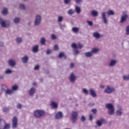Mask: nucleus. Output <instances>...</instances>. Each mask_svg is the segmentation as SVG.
Returning <instances> with one entry per match:
<instances>
[{"mask_svg":"<svg viewBox=\"0 0 129 129\" xmlns=\"http://www.w3.org/2000/svg\"><path fill=\"white\" fill-rule=\"evenodd\" d=\"M93 37L95 39H100V38L103 37V34H100L99 33L95 32L93 33Z\"/></svg>","mask_w":129,"mask_h":129,"instance_id":"nucleus-11","label":"nucleus"},{"mask_svg":"<svg viewBox=\"0 0 129 129\" xmlns=\"http://www.w3.org/2000/svg\"><path fill=\"white\" fill-rule=\"evenodd\" d=\"M115 91V89L113 87H110L109 86L107 87L106 89L105 90V92L107 93L108 94H110V93H112V92H114Z\"/></svg>","mask_w":129,"mask_h":129,"instance_id":"nucleus-7","label":"nucleus"},{"mask_svg":"<svg viewBox=\"0 0 129 129\" xmlns=\"http://www.w3.org/2000/svg\"><path fill=\"white\" fill-rule=\"evenodd\" d=\"M2 15H8L9 14V10H8L7 8H4L2 12Z\"/></svg>","mask_w":129,"mask_h":129,"instance_id":"nucleus-25","label":"nucleus"},{"mask_svg":"<svg viewBox=\"0 0 129 129\" xmlns=\"http://www.w3.org/2000/svg\"><path fill=\"white\" fill-rule=\"evenodd\" d=\"M39 68H40V66H39L38 65H37L34 67V70H39Z\"/></svg>","mask_w":129,"mask_h":129,"instance_id":"nucleus-53","label":"nucleus"},{"mask_svg":"<svg viewBox=\"0 0 129 129\" xmlns=\"http://www.w3.org/2000/svg\"><path fill=\"white\" fill-rule=\"evenodd\" d=\"M93 105H94V104L93 103H90L89 104V106H93Z\"/></svg>","mask_w":129,"mask_h":129,"instance_id":"nucleus-63","label":"nucleus"},{"mask_svg":"<svg viewBox=\"0 0 129 129\" xmlns=\"http://www.w3.org/2000/svg\"><path fill=\"white\" fill-rule=\"evenodd\" d=\"M63 3L65 5H69L71 3V0H63Z\"/></svg>","mask_w":129,"mask_h":129,"instance_id":"nucleus-45","label":"nucleus"},{"mask_svg":"<svg viewBox=\"0 0 129 129\" xmlns=\"http://www.w3.org/2000/svg\"><path fill=\"white\" fill-rule=\"evenodd\" d=\"M106 108H107V109H111L112 108H114V107L113 106V105L111 103H107L105 105Z\"/></svg>","mask_w":129,"mask_h":129,"instance_id":"nucleus-19","label":"nucleus"},{"mask_svg":"<svg viewBox=\"0 0 129 129\" xmlns=\"http://www.w3.org/2000/svg\"><path fill=\"white\" fill-rule=\"evenodd\" d=\"M50 105L53 109H57L58 108V104L54 101H51Z\"/></svg>","mask_w":129,"mask_h":129,"instance_id":"nucleus-15","label":"nucleus"},{"mask_svg":"<svg viewBox=\"0 0 129 129\" xmlns=\"http://www.w3.org/2000/svg\"><path fill=\"white\" fill-rule=\"evenodd\" d=\"M106 13L105 12H103L101 14V16L104 24H105L106 25L107 24H108V20H107V19H106Z\"/></svg>","mask_w":129,"mask_h":129,"instance_id":"nucleus-9","label":"nucleus"},{"mask_svg":"<svg viewBox=\"0 0 129 129\" xmlns=\"http://www.w3.org/2000/svg\"><path fill=\"white\" fill-rule=\"evenodd\" d=\"M70 67L71 68H73L74 67V64L73 63H71Z\"/></svg>","mask_w":129,"mask_h":129,"instance_id":"nucleus-61","label":"nucleus"},{"mask_svg":"<svg viewBox=\"0 0 129 129\" xmlns=\"http://www.w3.org/2000/svg\"><path fill=\"white\" fill-rule=\"evenodd\" d=\"M83 47V45H82V44H79V48L80 49H81Z\"/></svg>","mask_w":129,"mask_h":129,"instance_id":"nucleus-60","label":"nucleus"},{"mask_svg":"<svg viewBox=\"0 0 129 129\" xmlns=\"http://www.w3.org/2000/svg\"><path fill=\"white\" fill-rule=\"evenodd\" d=\"M91 52H92V54H97L98 52H99V48H93L92 49Z\"/></svg>","mask_w":129,"mask_h":129,"instance_id":"nucleus-20","label":"nucleus"},{"mask_svg":"<svg viewBox=\"0 0 129 129\" xmlns=\"http://www.w3.org/2000/svg\"><path fill=\"white\" fill-rule=\"evenodd\" d=\"M2 122H4V121L0 122V129H4V127L3 126Z\"/></svg>","mask_w":129,"mask_h":129,"instance_id":"nucleus-57","label":"nucleus"},{"mask_svg":"<svg viewBox=\"0 0 129 129\" xmlns=\"http://www.w3.org/2000/svg\"><path fill=\"white\" fill-rule=\"evenodd\" d=\"M74 52L75 53L76 55H77L79 53V51H78V50H77V49H75L74 50Z\"/></svg>","mask_w":129,"mask_h":129,"instance_id":"nucleus-56","label":"nucleus"},{"mask_svg":"<svg viewBox=\"0 0 129 129\" xmlns=\"http://www.w3.org/2000/svg\"><path fill=\"white\" fill-rule=\"evenodd\" d=\"M89 92L92 97L95 98L96 97V96H97L95 91H94V90H93V89H90Z\"/></svg>","mask_w":129,"mask_h":129,"instance_id":"nucleus-16","label":"nucleus"},{"mask_svg":"<svg viewBox=\"0 0 129 129\" xmlns=\"http://www.w3.org/2000/svg\"><path fill=\"white\" fill-rule=\"evenodd\" d=\"M89 119L90 120L92 121V119H93V116H92V114H90L89 115Z\"/></svg>","mask_w":129,"mask_h":129,"instance_id":"nucleus-55","label":"nucleus"},{"mask_svg":"<svg viewBox=\"0 0 129 129\" xmlns=\"http://www.w3.org/2000/svg\"><path fill=\"white\" fill-rule=\"evenodd\" d=\"M13 71L12 70L8 69L5 71V74H12Z\"/></svg>","mask_w":129,"mask_h":129,"instance_id":"nucleus-38","label":"nucleus"},{"mask_svg":"<svg viewBox=\"0 0 129 129\" xmlns=\"http://www.w3.org/2000/svg\"><path fill=\"white\" fill-rule=\"evenodd\" d=\"M35 88H31L30 90L29 91V93L30 95H33L34 93H35Z\"/></svg>","mask_w":129,"mask_h":129,"instance_id":"nucleus-28","label":"nucleus"},{"mask_svg":"<svg viewBox=\"0 0 129 129\" xmlns=\"http://www.w3.org/2000/svg\"><path fill=\"white\" fill-rule=\"evenodd\" d=\"M0 46L1 47L4 46V43L3 42H0Z\"/></svg>","mask_w":129,"mask_h":129,"instance_id":"nucleus-62","label":"nucleus"},{"mask_svg":"<svg viewBox=\"0 0 129 129\" xmlns=\"http://www.w3.org/2000/svg\"><path fill=\"white\" fill-rule=\"evenodd\" d=\"M77 79V77L76 76L74 73H72L70 76L69 80L71 82H75Z\"/></svg>","mask_w":129,"mask_h":129,"instance_id":"nucleus-8","label":"nucleus"},{"mask_svg":"<svg viewBox=\"0 0 129 129\" xmlns=\"http://www.w3.org/2000/svg\"><path fill=\"white\" fill-rule=\"evenodd\" d=\"M114 108H113L112 109H110L108 110V113L110 114V115H113L114 114Z\"/></svg>","mask_w":129,"mask_h":129,"instance_id":"nucleus-27","label":"nucleus"},{"mask_svg":"<svg viewBox=\"0 0 129 129\" xmlns=\"http://www.w3.org/2000/svg\"><path fill=\"white\" fill-rule=\"evenodd\" d=\"M23 42V39L21 37H17L16 38V42L21 44Z\"/></svg>","mask_w":129,"mask_h":129,"instance_id":"nucleus-33","label":"nucleus"},{"mask_svg":"<svg viewBox=\"0 0 129 129\" xmlns=\"http://www.w3.org/2000/svg\"><path fill=\"white\" fill-rule=\"evenodd\" d=\"M85 57H87L88 58H90L91 57H92V56H93V54H92V52L91 51H89L85 53Z\"/></svg>","mask_w":129,"mask_h":129,"instance_id":"nucleus-21","label":"nucleus"},{"mask_svg":"<svg viewBox=\"0 0 129 129\" xmlns=\"http://www.w3.org/2000/svg\"><path fill=\"white\" fill-rule=\"evenodd\" d=\"M87 23L90 27H92V26H93V22H92V21H87Z\"/></svg>","mask_w":129,"mask_h":129,"instance_id":"nucleus-48","label":"nucleus"},{"mask_svg":"<svg viewBox=\"0 0 129 129\" xmlns=\"http://www.w3.org/2000/svg\"><path fill=\"white\" fill-rule=\"evenodd\" d=\"M29 60V57L28 56H25L22 58V61L24 63H28V61Z\"/></svg>","mask_w":129,"mask_h":129,"instance_id":"nucleus-23","label":"nucleus"},{"mask_svg":"<svg viewBox=\"0 0 129 129\" xmlns=\"http://www.w3.org/2000/svg\"><path fill=\"white\" fill-rule=\"evenodd\" d=\"M59 49V46H58V45L56 44L54 46V51H58Z\"/></svg>","mask_w":129,"mask_h":129,"instance_id":"nucleus-50","label":"nucleus"},{"mask_svg":"<svg viewBox=\"0 0 129 129\" xmlns=\"http://www.w3.org/2000/svg\"><path fill=\"white\" fill-rule=\"evenodd\" d=\"M86 119L85 118V117H84V116H82L81 117V121L84 122V121H85Z\"/></svg>","mask_w":129,"mask_h":129,"instance_id":"nucleus-52","label":"nucleus"},{"mask_svg":"<svg viewBox=\"0 0 129 129\" xmlns=\"http://www.w3.org/2000/svg\"><path fill=\"white\" fill-rule=\"evenodd\" d=\"M71 46L72 48H73L74 49H77V48H78V47L77 46V44L74 43H72Z\"/></svg>","mask_w":129,"mask_h":129,"instance_id":"nucleus-44","label":"nucleus"},{"mask_svg":"<svg viewBox=\"0 0 129 129\" xmlns=\"http://www.w3.org/2000/svg\"><path fill=\"white\" fill-rule=\"evenodd\" d=\"M76 4H81L82 3V0H75Z\"/></svg>","mask_w":129,"mask_h":129,"instance_id":"nucleus-54","label":"nucleus"},{"mask_svg":"<svg viewBox=\"0 0 129 129\" xmlns=\"http://www.w3.org/2000/svg\"><path fill=\"white\" fill-rule=\"evenodd\" d=\"M125 35H129V25L127 26L125 28Z\"/></svg>","mask_w":129,"mask_h":129,"instance_id":"nucleus-36","label":"nucleus"},{"mask_svg":"<svg viewBox=\"0 0 129 129\" xmlns=\"http://www.w3.org/2000/svg\"><path fill=\"white\" fill-rule=\"evenodd\" d=\"M17 107L19 109L22 108V105L21 104H17Z\"/></svg>","mask_w":129,"mask_h":129,"instance_id":"nucleus-59","label":"nucleus"},{"mask_svg":"<svg viewBox=\"0 0 129 129\" xmlns=\"http://www.w3.org/2000/svg\"><path fill=\"white\" fill-rule=\"evenodd\" d=\"M92 111L93 112V113H96L97 110H96V109H92Z\"/></svg>","mask_w":129,"mask_h":129,"instance_id":"nucleus-58","label":"nucleus"},{"mask_svg":"<svg viewBox=\"0 0 129 129\" xmlns=\"http://www.w3.org/2000/svg\"><path fill=\"white\" fill-rule=\"evenodd\" d=\"M45 43H46V38L45 37H42L40 39V43L41 45H45Z\"/></svg>","mask_w":129,"mask_h":129,"instance_id":"nucleus-31","label":"nucleus"},{"mask_svg":"<svg viewBox=\"0 0 129 129\" xmlns=\"http://www.w3.org/2000/svg\"><path fill=\"white\" fill-rule=\"evenodd\" d=\"M127 18H128V16H127V11H123L122 15H121L120 18V23L121 24H122V23H124Z\"/></svg>","mask_w":129,"mask_h":129,"instance_id":"nucleus-4","label":"nucleus"},{"mask_svg":"<svg viewBox=\"0 0 129 129\" xmlns=\"http://www.w3.org/2000/svg\"><path fill=\"white\" fill-rule=\"evenodd\" d=\"M116 114L119 116H120V115L122 114V108H121V107L119 108V109L116 110Z\"/></svg>","mask_w":129,"mask_h":129,"instance_id":"nucleus-18","label":"nucleus"},{"mask_svg":"<svg viewBox=\"0 0 129 129\" xmlns=\"http://www.w3.org/2000/svg\"><path fill=\"white\" fill-rule=\"evenodd\" d=\"M2 89H3V90H7L8 87L6 85H3L2 86Z\"/></svg>","mask_w":129,"mask_h":129,"instance_id":"nucleus-47","label":"nucleus"},{"mask_svg":"<svg viewBox=\"0 0 129 129\" xmlns=\"http://www.w3.org/2000/svg\"><path fill=\"white\" fill-rule=\"evenodd\" d=\"M9 66H11V67H15L16 66V61L14 59H9L8 61Z\"/></svg>","mask_w":129,"mask_h":129,"instance_id":"nucleus-13","label":"nucleus"},{"mask_svg":"<svg viewBox=\"0 0 129 129\" xmlns=\"http://www.w3.org/2000/svg\"><path fill=\"white\" fill-rule=\"evenodd\" d=\"M74 11L73 9H70L68 12V15H73L74 14Z\"/></svg>","mask_w":129,"mask_h":129,"instance_id":"nucleus-41","label":"nucleus"},{"mask_svg":"<svg viewBox=\"0 0 129 129\" xmlns=\"http://www.w3.org/2000/svg\"><path fill=\"white\" fill-rule=\"evenodd\" d=\"M6 94H13L14 93V91L12 90L7 89L6 90Z\"/></svg>","mask_w":129,"mask_h":129,"instance_id":"nucleus-34","label":"nucleus"},{"mask_svg":"<svg viewBox=\"0 0 129 129\" xmlns=\"http://www.w3.org/2000/svg\"><path fill=\"white\" fill-rule=\"evenodd\" d=\"M72 31L74 33H78V32H79V28H78V27H73L72 28Z\"/></svg>","mask_w":129,"mask_h":129,"instance_id":"nucleus-32","label":"nucleus"},{"mask_svg":"<svg viewBox=\"0 0 129 129\" xmlns=\"http://www.w3.org/2000/svg\"><path fill=\"white\" fill-rule=\"evenodd\" d=\"M32 52H33V53H37V52H39V45H36L33 46L32 48Z\"/></svg>","mask_w":129,"mask_h":129,"instance_id":"nucleus-17","label":"nucleus"},{"mask_svg":"<svg viewBox=\"0 0 129 129\" xmlns=\"http://www.w3.org/2000/svg\"><path fill=\"white\" fill-rule=\"evenodd\" d=\"M11 128V125L9 123H5L3 127V129H10Z\"/></svg>","mask_w":129,"mask_h":129,"instance_id":"nucleus-30","label":"nucleus"},{"mask_svg":"<svg viewBox=\"0 0 129 129\" xmlns=\"http://www.w3.org/2000/svg\"><path fill=\"white\" fill-rule=\"evenodd\" d=\"M41 23H42V16L39 14H37L35 16L34 25L35 27H38L41 25Z\"/></svg>","mask_w":129,"mask_h":129,"instance_id":"nucleus-1","label":"nucleus"},{"mask_svg":"<svg viewBox=\"0 0 129 129\" xmlns=\"http://www.w3.org/2000/svg\"><path fill=\"white\" fill-rule=\"evenodd\" d=\"M91 14L92 17H97L98 16V12L95 10H93L91 12Z\"/></svg>","mask_w":129,"mask_h":129,"instance_id":"nucleus-22","label":"nucleus"},{"mask_svg":"<svg viewBox=\"0 0 129 129\" xmlns=\"http://www.w3.org/2000/svg\"><path fill=\"white\" fill-rule=\"evenodd\" d=\"M19 8L21 10H23L24 11H25L26 10V6H25V4H20Z\"/></svg>","mask_w":129,"mask_h":129,"instance_id":"nucleus-35","label":"nucleus"},{"mask_svg":"<svg viewBox=\"0 0 129 129\" xmlns=\"http://www.w3.org/2000/svg\"><path fill=\"white\" fill-rule=\"evenodd\" d=\"M107 15L108 17L110 16H114V11L112 10H109L107 12Z\"/></svg>","mask_w":129,"mask_h":129,"instance_id":"nucleus-26","label":"nucleus"},{"mask_svg":"<svg viewBox=\"0 0 129 129\" xmlns=\"http://www.w3.org/2000/svg\"><path fill=\"white\" fill-rule=\"evenodd\" d=\"M4 121V122H6V121L2 119H0V122Z\"/></svg>","mask_w":129,"mask_h":129,"instance_id":"nucleus-64","label":"nucleus"},{"mask_svg":"<svg viewBox=\"0 0 129 129\" xmlns=\"http://www.w3.org/2000/svg\"><path fill=\"white\" fill-rule=\"evenodd\" d=\"M75 11L77 14H80L81 13V9L78 6L75 7Z\"/></svg>","mask_w":129,"mask_h":129,"instance_id":"nucleus-29","label":"nucleus"},{"mask_svg":"<svg viewBox=\"0 0 129 129\" xmlns=\"http://www.w3.org/2000/svg\"><path fill=\"white\" fill-rule=\"evenodd\" d=\"M107 122L105 120V119L102 118L99 120H97L96 122V124H97V126L100 127L102 125V124H106Z\"/></svg>","mask_w":129,"mask_h":129,"instance_id":"nucleus-5","label":"nucleus"},{"mask_svg":"<svg viewBox=\"0 0 129 129\" xmlns=\"http://www.w3.org/2000/svg\"><path fill=\"white\" fill-rule=\"evenodd\" d=\"M51 38L52 40H56V39H57V37H56V35H55V34H52L51 36Z\"/></svg>","mask_w":129,"mask_h":129,"instance_id":"nucleus-49","label":"nucleus"},{"mask_svg":"<svg viewBox=\"0 0 129 129\" xmlns=\"http://www.w3.org/2000/svg\"><path fill=\"white\" fill-rule=\"evenodd\" d=\"M0 25L2 28H8L11 26V21L4 20L3 18H0Z\"/></svg>","mask_w":129,"mask_h":129,"instance_id":"nucleus-3","label":"nucleus"},{"mask_svg":"<svg viewBox=\"0 0 129 129\" xmlns=\"http://www.w3.org/2000/svg\"><path fill=\"white\" fill-rule=\"evenodd\" d=\"M12 122L13 128H16L18 126V118L17 117L15 116L13 117Z\"/></svg>","mask_w":129,"mask_h":129,"instance_id":"nucleus-10","label":"nucleus"},{"mask_svg":"<svg viewBox=\"0 0 129 129\" xmlns=\"http://www.w3.org/2000/svg\"><path fill=\"white\" fill-rule=\"evenodd\" d=\"M58 57H59V58H61L62 57H64V58H66V55H65V54H64V53H63V52L60 53L58 55Z\"/></svg>","mask_w":129,"mask_h":129,"instance_id":"nucleus-42","label":"nucleus"},{"mask_svg":"<svg viewBox=\"0 0 129 129\" xmlns=\"http://www.w3.org/2000/svg\"><path fill=\"white\" fill-rule=\"evenodd\" d=\"M116 63H117L116 60L111 59L109 63V66L110 67H113V66H115V65H116Z\"/></svg>","mask_w":129,"mask_h":129,"instance_id":"nucleus-14","label":"nucleus"},{"mask_svg":"<svg viewBox=\"0 0 129 129\" xmlns=\"http://www.w3.org/2000/svg\"><path fill=\"white\" fill-rule=\"evenodd\" d=\"M51 53H52V50H51V49H48L46 51L47 55H50V54H51Z\"/></svg>","mask_w":129,"mask_h":129,"instance_id":"nucleus-51","label":"nucleus"},{"mask_svg":"<svg viewBox=\"0 0 129 129\" xmlns=\"http://www.w3.org/2000/svg\"><path fill=\"white\" fill-rule=\"evenodd\" d=\"M57 22L58 23H61V22H63V17L58 16V17L57 18Z\"/></svg>","mask_w":129,"mask_h":129,"instance_id":"nucleus-39","label":"nucleus"},{"mask_svg":"<svg viewBox=\"0 0 129 129\" xmlns=\"http://www.w3.org/2000/svg\"><path fill=\"white\" fill-rule=\"evenodd\" d=\"M34 115L35 117L40 118V117H42V116H44V115H45V111L41 109L36 110L34 112Z\"/></svg>","mask_w":129,"mask_h":129,"instance_id":"nucleus-2","label":"nucleus"},{"mask_svg":"<svg viewBox=\"0 0 129 129\" xmlns=\"http://www.w3.org/2000/svg\"><path fill=\"white\" fill-rule=\"evenodd\" d=\"M123 80L127 81V80H129V74L127 76L124 75L122 77Z\"/></svg>","mask_w":129,"mask_h":129,"instance_id":"nucleus-37","label":"nucleus"},{"mask_svg":"<svg viewBox=\"0 0 129 129\" xmlns=\"http://www.w3.org/2000/svg\"><path fill=\"white\" fill-rule=\"evenodd\" d=\"M16 90H18V86L15 85L12 87V91H16Z\"/></svg>","mask_w":129,"mask_h":129,"instance_id":"nucleus-46","label":"nucleus"},{"mask_svg":"<svg viewBox=\"0 0 129 129\" xmlns=\"http://www.w3.org/2000/svg\"><path fill=\"white\" fill-rule=\"evenodd\" d=\"M77 117H78V113L76 111H73L72 113V117H71V119L73 123L76 122L77 120Z\"/></svg>","mask_w":129,"mask_h":129,"instance_id":"nucleus-6","label":"nucleus"},{"mask_svg":"<svg viewBox=\"0 0 129 129\" xmlns=\"http://www.w3.org/2000/svg\"><path fill=\"white\" fill-rule=\"evenodd\" d=\"M20 21H21V18H20V17H16L13 20V22L14 24H19Z\"/></svg>","mask_w":129,"mask_h":129,"instance_id":"nucleus-24","label":"nucleus"},{"mask_svg":"<svg viewBox=\"0 0 129 129\" xmlns=\"http://www.w3.org/2000/svg\"><path fill=\"white\" fill-rule=\"evenodd\" d=\"M56 119H60L63 117V113L61 111H58L55 115Z\"/></svg>","mask_w":129,"mask_h":129,"instance_id":"nucleus-12","label":"nucleus"},{"mask_svg":"<svg viewBox=\"0 0 129 129\" xmlns=\"http://www.w3.org/2000/svg\"><path fill=\"white\" fill-rule=\"evenodd\" d=\"M3 110L4 112H8V111L10 110V108H9V107H5L3 108Z\"/></svg>","mask_w":129,"mask_h":129,"instance_id":"nucleus-43","label":"nucleus"},{"mask_svg":"<svg viewBox=\"0 0 129 129\" xmlns=\"http://www.w3.org/2000/svg\"><path fill=\"white\" fill-rule=\"evenodd\" d=\"M82 91H83V93H84V94H85L86 95H88L89 92H88V90H87V89H82Z\"/></svg>","mask_w":129,"mask_h":129,"instance_id":"nucleus-40","label":"nucleus"}]
</instances>
